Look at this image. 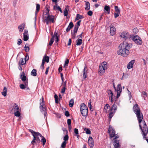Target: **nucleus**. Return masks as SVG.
<instances>
[{"mask_svg": "<svg viewBox=\"0 0 148 148\" xmlns=\"http://www.w3.org/2000/svg\"><path fill=\"white\" fill-rule=\"evenodd\" d=\"M133 110L136 115L138 121L139 125L143 132L142 134L144 136V137L145 138V136L148 134V130L145 122L144 121H142L143 119V114L141 112L140 109L137 104H135L134 106Z\"/></svg>", "mask_w": 148, "mask_h": 148, "instance_id": "1", "label": "nucleus"}, {"mask_svg": "<svg viewBox=\"0 0 148 148\" xmlns=\"http://www.w3.org/2000/svg\"><path fill=\"white\" fill-rule=\"evenodd\" d=\"M28 130L31 133L34 137V138L31 142V144L34 146L38 144L40 141V139L39 137H40L42 138L41 141L43 143V145H44L45 144L46 142V140L40 133L38 132H35L31 129H29Z\"/></svg>", "mask_w": 148, "mask_h": 148, "instance_id": "2", "label": "nucleus"}, {"mask_svg": "<svg viewBox=\"0 0 148 148\" xmlns=\"http://www.w3.org/2000/svg\"><path fill=\"white\" fill-rule=\"evenodd\" d=\"M132 46V45L130 43H128L126 42H123L120 45L121 48L117 51V54L118 55L126 57L130 53L129 50Z\"/></svg>", "mask_w": 148, "mask_h": 148, "instance_id": "3", "label": "nucleus"}, {"mask_svg": "<svg viewBox=\"0 0 148 148\" xmlns=\"http://www.w3.org/2000/svg\"><path fill=\"white\" fill-rule=\"evenodd\" d=\"M80 110L82 115L86 118L88 115V110L87 106L84 103L80 105Z\"/></svg>", "mask_w": 148, "mask_h": 148, "instance_id": "4", "label": "nucleus"}, {"mask_svg": "<svg viewBox=\"0 0 148 148\" xmlns=\"http://www.w3.org/2000/svg\"><path fill=\"white\" fill-rule=\"evenodd\" d=\"M44 99L43 97H42L40 99V109L41 112L44 114L45 118L46 120L47 119V117L46 114L47 112H46V109L45 107L44 106L45 104L44 103Z\"/></svg>", "mask_w": 148, "mask_h": 148, "instance_id": "5", "label": "nucleus"}, {"mask_svg": "<svg viewBox=\"0 0 148 148\" xmlns=\"http://www.w3.org/2000/svg\"><path fill=\"white\" fill-rule=\"evenodd\" d=\"M47 16H45V20L47 25H49L51 23L55 22V16L52 15H50L49 14H47Z\"/></svg>", "mask_w": 148, "mask_h": 148, "instance_id": "6", "label": "nucleus"}, {"mask_svg": "<svg viewBox=\"0 0 148 148\" xmlns=\"http://www.w3.org/2000/svg\"><path fill=\"white\" fill-rule=\"evenodd\" d=\"M107 65L106 62H103L102 63L101 66H99V73L101 75L103 74L107 69Z\"/></svg>", "mask_w": 148, "mask_h": 148, "instance_id": "7", "label": "nucleus"}, {"mask_svg": "<svg viewBox=\"0 0 148 148\" xmlns=\"http://www.w3.org/2000/svg\"><path fill=\"white\" fill-rule=\"evenodd\" d=\"M133 40L138 45H141L142 44V41L138 36L136 35L133 37Z\"/></svg>", "mask_w": 148, "mask_h": 148, "instance_id": "8", "label": "nucleus"}, {"mask_svg": "<svg viewBox=\"0 0 148 148\" xmlns=\"http://www.w3.org/2000/svg\"><path fill=\"white\" fill-rule=\"evenodd\" d=\"M120 37L124 40H126L129 38L130 35L129 33L126 32H122L120 35Z\"/></svg>", "mask_w": 148, "mask_h": 148, "instance_id": "9", "label": "nucleus"}, {"mask_svg": "<svg viewBox=\"0 0 148 148\" xmlns=\"http://www.w3.org/2000/svg\"><path fill=\"white\" fill-rule=\"evenodd\" d=\"M122 88L121 85V84H119L117 86V88L115 90H116L117 92V95L116 98H117L119 97L120 95V94L122 92Z\"/></svg>", "mask_w": 148, "mask_h": 148, "instance_id": "10", "label": "nucleus"}, {"mask_svg": "<svg viewBox=\"0 0 148 148\" xmlns=\"http://www.w3.org/2000/svg\"><path fill=\"white\" fill-rule=\"evenodd\" d=\"M108 133L110 134V136L112 138L114 137L115 136V132L114 129L110 126L108 129Z\"/></svg>", "mask_w": 148, "mask_h": 148, "instance_id": "11", "label": "nucleus"}, {"mask_svg": "<svg viewBox=\"0 0 148 148\" xmlns=\"http://www.w3.org/2000/svg\"><path fill=\"white\" fill-rule=\"evenodd\" d=\"M23 40L25 41H26L29 39V35L28 31L26 29H25L23 34Z\"/></svg>", "mask_w": 148, "mask_h": 148, "instance_id": "12", "label": "nucleus"}, {"mask_svg": "<svg viewBox=\"0 0 148 148\" xmlns=\"http://www.w3.org/2000/svg\"><path fill=\"white\" fill-rule=\"evenodd\" d=\"M88 143L90 147L92 148L94 145V142L92 137L90 136L89 137Z\"/></svg>", "mask_w": 148, "mask_h": 148, "instance_id": "13", "label": "nucleus"}, {"mask_svg": "<svg viewBox=\"0 0 148 148\" xmlns=\"http://www.w3.org/2000/svg\"><path fill=\"white\" fill-rule=\"evenodd\" d=\"M40 5L38 4H36V10L35 12V24H36V16L37 15V14L38 12L39 11V10L40 9Z\"/></svg>", "mask_w": 148, "mask_h": 148, "instance_id": "14", "label": "nucleus"}, {"mask_svg": "<svg viewBox=\"0 0 148 148\" xmlns=\"http://www.w3.org/2000/svg\"><path fill=\"white\" fill-rule=\"evenodd\" d=\"M116 28L113 25H111L110 30V34L111 36H113L115 34Z\"/></svg>", "mask_w": 148, "mask_h": 148, "instance_id": "15", "label": "nucleus"}, {"mask_svg": "<svg viewBox=\"0 0 148 148\" xmlns=\"http://www.w3.org/2000/svg\"><path fill=\"white\" fill-rule=\"evenodd\" d=\"M25 23H23L18 26V28L19 32L21 33L23 32L25 27Z\"/></svg>", "mask_w": 148, "mask_h": 148, "instance_id": "16", "label": "nucleus"}, {"mask_svg": "<svg viewBox=\"0 0 148 148\" xmlns=\"http://www.w3.org/2000/svg\"><path fill=\"white\" fill-rule=\"evenodd\" d=\"M113 144L115 148H120L119 143L118 140H115L113 143Z\"/></svg>", "mask_w": 148, "mask_h": 148, "instance_id": "17", "label": "nucleus"}, {"mask_svg": "<svg viewBox=\"0 0 148 148\" xmlns=\"http://www.w3.org/2000/svg\"><path fill=\"white\" fill-rule=\"evenodd\" d=\"M108 93L110 101L112 103L113 101L112 99L113 93L111 90H108Z\"/></svg>", "mask_w": 148, "mask_h": 148, "instance_id": "18", "label": "nucleus"}, {"mask_svg": "<svg viewBox=\"0 0 148 148\" xmlns=\"http://www.w3.org/2000/svg\"><path fill=\"white\" fill-rule=\"evenodd\" d=\"M134 62L135 60H131L127 65V68L129 69L132 68L133 67V64H134Z\"/></svg>", "mask_w": 148, "mask_h": 148, "instance_id": "19", "label": "nucleus"}, {"mask_svg": "<svg viewBox=\"0 0 148 148\" xmlns=\"http://www.w3.org/2000/svg\"><path fill=\"white\" fill-rule=\"evenodd\" d=\"M87 68L86 66H85L83 71V77L84 79L86 78L87 77V70L86 69Z\"/></svg>", "mask_w": 148, "mask_h": 148, "instance_id": "20", "label": "nucleus"}, {"mask_svg": "<svg viewBox=\"0 0 148 148\" xmlns=\"http://www.w3.org/2000/svg\"><path fill=\"white\" fill-rule=\"evenodd\" d=\"M74 26V25L73 22H71L70 23L68 27L66 29V31L68 32L69 31L70 29L72 28Z\"/></svg>", "mask_w": 148, "mask_h": 148, "instance_id": "21", "label": "nucleus"}, {"mask_svg": "<svg viewBox=\"0 0 148 148\" xmlns=\"http://www.w3.org/2000/svg\"><path fill=\"white\" fill-rule=\"evenodd\" d=\"M53 9L54 10H56L60 11L61 13H62V12L61 8L59 5H57V4H56V5L54 6Z\"/></svg>", "mask_w": 148, "mask_h": 148, "instance_id": "22", "label": "nucleus"}, {"mask_svg": "<svg viewBox=\"0 0 148 148\" xmlns=\"http://www.w3.org/2000/svg\"><path fill=\"white\" fill-rule=\"evenodd\" d=\"M25 85L22 84H21L20 85V87L22 89H24L27 86L28 82H24Z\"/></svg>", "mask_w": 148, "mask_h": 148, "instance_id": "23", "label": "nucleus"}, {"mask_svg": "<svg viewBox=\"0 0 148 148\" xmlns=\"http://www.w3.org/2000/svg\"><path fill=\"white\" fill-rule=\"evenodd\" d=\"M26 62L25 61H24L23 58H21L20 59L19 62V65H23L26 63Z\"/></svg>", "mask_w": 148, "mask_h": 148, "instance_id": "24", "label": "nucleus"}, {"mask_svg": "<svg viewBox=\"0 0 148 148\" xmlns=\"http://www.w3.org/2000/svg\"><path fill=\"white\" fill-rule=\"evenodd\" d=\"M104 10L107 12V13L110 14V8L108 6L106 5L104 7Z\"/></svg>", "mask_w": 148, "mask_h": 148, "instance_id": "25", "label": "nucleus"}, {"mask_svg": "<svg viewBox=\"0 0 148 148\" xmlns=\"http://www.w3.org/2000/svg\"><path fill=\"white\" fill-rule=\"evenodd\" d=\"M85 3L86 7L85 9L87 10H89L90 9V4L88 2L85 1Z\"/></svg>", "mask_w": 148, "mask_h": 148, "instance_id": "26", "label": "nucleus"}, {"mask_svg": "<svg viewBox=\"0 0 148 148\" xmlns=\"http://www.w3.org/2000/svg\"><path fill=\"white\" fill-rule=\"evenodd\" d=\"M7 89L5 87H4L3 91L1 92L2 94L5 97L7 95Z\"/></svg>", "mask_w": 148, "mask_h": 148, "instance_id": "27", "label": "nucleus"}, {"mask_svg": "<svg viewBox=\"0 0 148 148\" xmlns=\"http://www.w3.org/2000/svg\"><path fill=\"white\" fill-rule=\"evenodd\" d=\"M21 78L22 80L24 82H26V77L25 75L24 74V73H23L22 75H21Z\"/></svg>", "mask_w": 148, "mask_h": 148, "instance_id": "28", "label": "nucleus"}, {"mask_svg": "<svg viewBox=\"0 0 148 148\" xmlns=\"http://www.w3.org/2000/svg\"><path fill=\"white\" fill-rule=\"evenodd\" d=\"M31 74L32 75L34 76H36L37 75L36 70V69H34L31 72Z\"/></svg>", "mask_w": 148, "mask_h": 148, "instance_id": "29", "label": "nucleus"}, {"mask_svg": "<svg viewBox=\"0 0 148 148\" xmlns=\"http://www.w3.org/2000/svg\"><path fill=\"white\" fill-rule=\"evenodd\" d=\"M74 103V100L73 99H71L69 102V106L70 107H72L73 106Z\"/></svg>", "mask_w": 148, "mask_h": 148, "instance_id": "30", "label": "nucleus"}, {"mask_svg": "<svg viewBox=\"0 0 148 148\" xmlns=\"http://www.w3.org/2000/svg\"><path fill=\"white\" fill-rule=\"evenodd\" d=\"M84 17L83 16L79 14H77L75 18L76 20H78L79 19H82Z\"/></svg>", "mask_w": 148, "mask_h": 148, "instance_id": "31", "label": "nucleus"}, {"mask_svg": "<svg viewBox=\"0 0 148 148\" xmlns=\"http://www.w3.org/2000/svg\"><path fill=\"white\" fill-rule=\"evenodd\" d=\"M82 43V40L81 39H78L76 41V43L77 45H79Z\"/></svg>", "mask_w": 148, "mask_h": 148, "instance_id": "32", "label": "nucleus"}, {"mask_svg": "<svg viewBox=\"0 0 148 148\" xmlns=\"http://www.w3.org/2000/svg\"><path fill=\"white\" fill-rule=\"evenodd\" d=\"M117 110V106L116 105H115L114 104H113L111 110H114V113H115L116 111Z\"/></svg>", "mask_w": 148, "mask_h": 148, "instance_id": "33", "label": "nucleus"}, {"mask_svg": "<svg viewBox=\"0 0 148 148\" xmlns=\"http://www.w3.org/2000/svg\"><path fill=\"white\" fill-rule=\"evenodd\" d=\"M84 131L87 134H91V131L89 128H85L84 129Z\"/></svg>", "mask_w": 148, "mask_h": 148, "instance_id": "34", "label": "nucleus"}, {"mask_svg": "<svg viewBox=\"0 0 148 148\" xmlns=\"http://www.w3.org/2000/svg\"><path fill=\"white\" fill-rule=\"evenodd\" d=\"M49 57L48 56H44V57H43L42 60H44V62H46L48 63L49 62Z\"/></svg>", "mask_w": 148, "mask_h": 148, "instance_id": "35", "label": "nucleus"}, {"mask_svg": "<svg viewBox=\"0 0 148 148\" xmlns=\"http://www.w3.org/2000/svg\"><path fill=\"white\" fill-rule=\"evenodd\" d=\"M45 8L47 12H46V14H49V11L50 8L49 6L48 5H46L45 6Z\"/></svg>", "mask_w": 148, "mask_h": 148, "instance_id": "36", "label": "nucleus"}, {"mask_svg": "<svg viewBox=\"0 0 148 148\" xmlns=\"http://www.w3.org/2000/svg\"><path fill=\"white\" fill-rule=\"evenodd\" d=\"M25 51L27 52L29 50V47L28 46V45L26 44L24 47Z\"/></svg>", "mask_w": 148, "mask_h": 148, "instance_id": "37", "label": "nucleus"}, {"mask_svg": "<svg viewBox=\"0 0 148 148\" xmlns=\"http://www.w3.org/2000/svg\"><path fill=\"white\" fill-rule=\"evenodd\" d=\"M15 116L17 117H19L20 115L21 114L19 112V110H17L14 113Z\"/></svg>", "mask_w": 148, "mask_h": 148, "instance_id": "38", "label": "nucleus"}, {"mask_svg": "<svg viewBox=\"0 0 148 148\" xmlns=\"http://www.w3.org/2000/svg\"><path fill=\"white\" fill-rule=\"evenodd\" d=\"M54 35L55 36V38L56 39L55 41H56V43H57L59 41L58 38V34L57 33H56V32H55V33H54Z\"/></svg>", "mask_w": 148, "mask_h": 148, "instance_id": "39", "label": "nucleus"}, {"mask_svg": "<svg viewBox=\"0 0 148 148\" xmlns=\"http://www.w3.org/2000/svg\"><path fill=\"white\" fill-rule=\"evenodd\" d=\"M55 36H53V37L52 38H51L50 40L49 41V45L50 46H51L52 44H53L54 40H53V38Z\"/></svg>", "mask_w": 148, "mask_h": 148, "instance_id": "40", "label": "nucleus"}, {"mask_svg": "<svg viewBox=\"0 0 148 148\" xmlns=\"http://www.w3.org/2000/svg\"><path fill=\"white\" fill-rule=\"evenodd\" d=\"M141 96L142 97L144 98V99H145V98L147 97L146 93L144 91L142 92Z\"/></svg>", "mask_w": 148, "mask_h": 148, "instance_id": "41", "label": "nucleus"}, {"mask_svg": "<svg viewBox=\"0 0 148 148\" xmlns=\"http://www.w3.org/2000/svg\"><path fill=\"white\" fill-rule=\"evenodd\" d=\"M14 106V111L19 110V108L17 104L15 103Z\"/></svg>", "mask_w": 148, "mask_h": 148, "instance_id": "42", "label": "nucleus"}, {"mask_svg": "<svg viewBox=\"0 0 148 148\" xmlns=\"http://www.w3.org/2000/svg\"><path fill=\"white\" fill-rule=\"evenodd\" d=\"M114 9L116 12L120 13V10L119 9L117 6H114Z\"/></svg>", "mask_w": 148, "mask_h": 148, "instance_id": "43", "label": "nucleus"}, {"mask_svg": "<svg viewBox=\"0 0 148 148\" xmlns=\"http://www.w3.org/2000/svg\"><path fill=\"white\" fill-rule=\"evenodd\" d=\"M68 12L66 8H65L64 10V15L66 16L68 15Z\"/></svg>", "mask_w": 148, "mask_h": 148, "instance_id": "44", "label": "nucleus"}, {"mask_svg": "<svg viewBox=\"0 0 148 148\" xmlns=\"http://www.w3.org/2000/svg\"><path fill=\"white\" fill-rule=\"evenodd\" d=\"M66 143L65 141H64L62 143L61 147L62 148H65L66 147Z\"/></svg>", "mask_w": 148, "mask_h": 148, "instance_id": "45", "label": "nucleus"}, {"mask_svg": "<svg viewBox=\"0 0 148 148\" xmlns=\"http://www.w3.org/2000/svg\"><path fill=\"white\" fill-rule=\"evenodd\" d=\"M69 138V136L67 134L64 137L63 139L64 140V141H65L66 142V141H67L68 140Z\"/></svg>", "mask_w": 148, "mask_h": 148, "instance_id": "46", "label": "nucleus"}, {"mask_svg": "<svg viewBox=\"0 0 148 148\" xmlns=\"http://www.w3.org/2000/svg\"><path fill=\"white\" fill-rule=\"evenodd\" d=\"M69 60L68 59L66 60L65 62V63L64 64V67L66 66H68V63H69Z\"/></svg>", "mask_w": 148, "mask_h": 148, "instance_id": "47", "label": "nucleus"}, {"mask_svg": "<svg viewBox=\"0 0 148 148\" xmlns=\"http://www.w3.org/2000/svg\"><path fill=\"white\" fill-rule=\"evenodd\" d=\"M78 28L79 27L76 26V25H75L73 32L75 33H77V32Z\"/></svg>", "mask_w": 148, "mask_h": 148, "instance_id": "48", "label": "nucleus"}, {"mask_svg": "<svg viewBox=\"0 0 148 148\" xmlns=\"http://www.w3.org/2000/svg\"><path fill=\"white\" fill-rule=\"evenodd\" d=\"M75 33L74 32H72V31H71V34L73 38L74 39L75 38V33Z\"/></svg>", "mask_w": 148, "mask_h": 148, "instance_id": "49", "label": "nucleus"}, {"mask_svg": "<svg viewBox=\"0 0 148 148\" xmlns=\"http://www.w3.org/2000/svg\"><path fill=\"white\" fill-rule=\"evenodd\" d=\"M114 113V112H111L109 114V118H111L113 116Z\"/></svg>", "mask_w": 148, "mask_h": 148, "instance_id": "50", "label": "nucleus"}, {"mask_svg": "<svg viewBox=\"0 0 148 148\" xmlns=\"http://www.w3.org/2000/svg\"><path fill=\"white\" fill-rule=\"evenodd\" d=\"M66 87L65 86H63L61 89V92L62 93H64L65 91Z\"/></svg>", "mask_w": 148, "mask_h": 148, "instance_id": "51", "label": "nucleus"}, {"mask_svg": "<svg viewBox=\"0 0 148 148\" xmlns=\"http://www.w3.org/2000/svg\"><path fill=\"white\" fill-rule=\"evenodd\" d=\"M119 14L120 13H119L118 12L114 13V18H116L117 17L119 16Z\"/></svg>", "mask_w": 148, "mask_h": 148, "instance_id": "52", "label": "nucleus"}, {"mask_svg": "<svg viewBox=\"0 0 148 148\" xmlns=\"http://www.w3.org/2000/svg\"><path fill=\"white\" fill-rule=\"evenodd\" d=\"M109 106V105L108 104H106L104 107V109L106 111L107 110Z\"/></svg>", "mask_w": 148, "mask_h": 148, "instance_id": "53", "label": "nucleus"}, {"mask_svg": "<svg viewBox=\"0 0 148 148\" xmlns=\"http://www.w3.org/2000/svg\"><path fill=\"white\" fill-rule=\"evenodd\" d=\"M138 29L136 28H135L133 29V32L134 33H136L138 32Z\"/></svg>", "mask_w": 148, "mask_h": 148, "instance_id": "54", "label": "nucleus"}, {"mask_svg": "<svg viewBox=\"0 0 148 148\" xmlns=\"http://www.w3.org/2000/svg\"><path fill=\"white\" fill-rule=\"evenodd\" d=\"M87 14L88 15L91 16L92 15V12L90 10L88 12Z\"/></svg>", "mask_w": 148, "mask_h": 148, "instance_id": "55", "label": "nucleus"}, {"mask_svg": "<svg viewBox=\"0 0 148 148\" xmlns=\"http://www.w3.org/2000/svg\"><path fill=\"white\" fill-rule=\"evenodd\" d=\"M65 115L67 117L69 116H70L69 112L68 111H65Z\"/></svg>", "mask_w": 148, "mask_h": 148, "instance_id": "56", "label": "nucleus"}, {"mask_svg": "<svg viewBox=\"0 0 148 148\" xmlns=\"http://www.w3.org/2000/svg\"><path fill=\"white\" fill-rule=\"evenodd\" d=\"M81 22V20L79 21L75 25H76V26H77V27H79L80 26V23Z\"/></svg>", "mask_w": 148, "mask_h": 148, "instance_id": "57", "label": "nucleus"}, {"mask_svg": "<svg viewBox=\"0 0 148 148\" xmlns=\"http://www.w3.org/2000/svg\"><path fill=\"white\" fill-rule=\"evenodd\" d=\"M67 123L68 125H71V119H68L67 120Z\"/></svg>", "mask_w": 148, "mask_h": 148, "instance_id": "58", "label": "nucleus"}, {"mask_svg": "<svg viewBox=\"0 0 148 148\" xmlns=\"http://www.w3.org/2000/svg\"><path fill=\"white\" fill-rule=\"evenodd\" d=\"M22 42V40L20 39H18V40L17 44L20 45Z\"/></svg>", "mask_w": 148, "mask_h": 148, "instance_id": "59", "label": "nucleus"}, {"mask_svg": "<svg viewBox=\"0 0 148 148\" xmlns=\"http://www.w3.org/2000/svg\"><path fill=\"white\" fill-rule=\"evenodd\" d=\"M74 132L75 134H78V130L77 128H75L74 130Z\"/></svg>", "mask_w": 148, "mask_h": 148, "instance_id": "60", "label": "nucleus"}, {"mask_svg": "<svg viewBox=\"0 0 148 148\" xmlns=\"http://www.w3.org/2000/svg\"><path fill=\"white\" fill-rule=\"evenodd\" d=\"M88 107L89 108L90 110H91V109H92V105L91 104V103L90 102L89 103H88Z\"/></svg>", "mask_w": 148, "mask_h": 148, "instance_id": "61", "label": "nucleus"}, {"mask_svg": "<svg viewBox=\"0 0 148 148\" xmlns=\"http://www.w3.org/2000/svg\"><path fill=\"white\" fill-rule=\"evenodd\" d=\"M71 43V39H69V40L68 43L67 45L68 46L70 45Z\"/></svg>", "mask_w": 148, "mask_h": 148, "instance_id": "62", "label": "nucleus"}, {"mask_svg": "<svg viewBox=\"0 0 148 148\" xmlns=\"http://www.w3.org/2000/svg\"><path fill=\"white\" fill-rule=\"evenodd\" d=\"M49 67H48L46 69V71H45V74L46 75L47 74L48 71H49Z\"/></svg>", "mask_w": 148, "mask_h": 148, "instance_id": "63", "label": "nucleus"}, {"mask_svg": "<svg viewBox=\"0 0 148 148\" xmlns=\"http://www.w3.org/2000/svg\"><path fill=\"white\" fill-rule=\"evenodd\" d=\"M29 57L27 56H26L25 58V61L26 62V61H27L29 59Z\"/></svg>", "mask_w": 148, "mask_h": 148, "instance_id": "64", "label": "nucleus"}]
</instances>
